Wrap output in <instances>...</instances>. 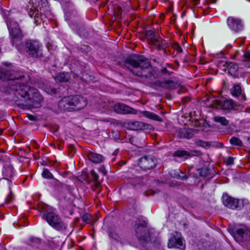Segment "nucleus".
Returning a JSON list of instances; mask_svg holds the SVG:
<instances>
[{
    "label": "nucleus",
    "mask_w": 250,
    "mask_h": 250,
    "mask_svg": "<svg viewBox=\"0 0 250 250\" xmlns=\"http://www.w3.org/2000/svg\"><path fill=\"white\" fill-rule=\"evenodd\" d=\"M124 66L134 75L150 78L153 75L148 60L144 57H129L125 59Z\"/></svg>",
    "instance_id": "obj_2"
},
{
    "label": "nucleus",
    "mask_w": 250,
    "mask_h": 250,
    "mask_svg": "<svg viewBox=\"0 0 250 250\" xmlns=\"http://www.w3.org/2000/svg\"><path fill=\"white\" fill-rule=\"evenodd\" d=\"M90 174L94 182H99L98 181L99 175L94 170H91Z\"/></svg>",
    "instance_id": "obj_36"
},
{
    "label": "nucleus",
    "mask_w": 250,
    "mask_h": 250,
    "mask_svg": "<svg viewBox=\"0 0 250 250\" xmlns=\"http://www.w3.org/2000/svg\"><path fill=\"white\" fill-rule=\"evenodd\" d=\"M162 50L163 51V54L164 56H167L168 55V54H167V48H164Z\"/></svg>",
    "instance_id": "obj_46"
},
{
    "label": "nucleus",
    "mask_w": 250,
    "mask_h": 250,
    "mask_svg": "<svg viewBox=\"0 0 250 250\" xmlns=\"http://www.w3.org/2000/svg\"><path fill=\"white\" fill-rule=\"evenodd\" d=\"M229 142L232 145L241 146L243 145L242 141L237 137H232L229 140Z\"/></svg>",
    "instance_id": "obj_30"
},
{
    "label": "nucleus",
    "mask_w": 250,
    "mask_h": 250,
    "mask_svg": "<svg viewBox=\"0 0 250 250\" xmlns=\"http://www.w3.org/2000/svg\"><path fill=\"white\" fill-rule=\"evenodd\" d=\"M87 157L90 161L94 163H100L104 159V157L102 155L92 152H89L87 154Z\"/></svg>",
    "instance_id": "obj_23"
},
{
    "label": "nucleus",
    "mask_w": 250,
    "mask_h": 250,
    "mask_svg": "<svg viewBox=\"0 0 250 250\" xmlns=\"http://www.w3.org/2000/svg\"><path fill=\"white\" fill-rule=\"evenodd\" d=\"M199 2V0H194V5H198Z\"/></svg>",
    "instance_id": "obj_48"
},
{
    "label": "nucleus",
    "mask_w": 250,
    "mask_h": 250,
    "mask_svg": "<svg viewBox=\"0 0 250 250\" xmlns=\"http://www.w3.org/2000/svg\"><path fill=\"white\" fill-rule=\"evenodd\" d=\"M109 235L110 237L116 240H119L120 239L119 235L114 231H110L109 233Z\"/></svg>",
    "instance_id": "obj_37"
},
{
    "label": "nucleus",
    "mask_w": 250,
    "mask_h": 250,
    "mask_svg": "<svg viewBox=\"0 0 250 250\" xmlns=\"http://www.w3.org/2000/svg\"><path fill=\"white\" fill-rule=\"evenodd\" d=\"M231 94L235 97H240L241 100L245 101L246 97L243 93L241 87L239 84H234L232 87L230 89Z\"/></svg>",
    "instance_id": "obj_20"
},
{
    "label": "nucleus",
    "mask_w": 250,
    "mask_h": 250,
    "mask_svg": "<svg viewBox=\"0 0 250 250\" xmlns=\"http://www.w3.org/2000/svg\"><path fill=\"white\" fill-rule=\"evenodd\" d=\"M25 9L28 15L31 18H34V22L36 25L41 24L42 21L41 16L43 14L42 7H40L39 9H37V6L34 5L33 2L30 1Z\"/></svg>",
    "instance_id": "obj_9"
},
{
    "label": "nucleus",
    "mask_w": 250,
    "mask_h": 250,
    "mask_svg": "<svg viewBox=\"0 0 250 250\" xmlns=\"http://www.w3.org/2000/svg\"><path fill=\"white\" fill-rule=\"evenodd\" d=\"M156 47L158 51H160L165 48H167L168 46V43L161 38L159 40V42H157L156 44H154Z\"/></svg>",
    "instance_id": "obj_24"
},
{
    "label": "nucleus",
    "mask_w": 250,
    "mask_h": 250,
    "mask_svg": "<svg viewBox=\"0 0 250 250\" xmlns=\"http://www.w3.org/2000/svg\"><path fill=\"white\" fill-rule=\"evenodd\" d=\"M69 78V75L64 72L58 74L55 77L56 80L60 82H68Z\"/></svg>",
    "instance_id": "obj_25"
},
{
    "label": "nucleus",
    "mask_w": 250,
    "mask_h": 250,
    "mask_svg": "<svg viewBox=\"0 0 250 250\" xmlns=\"http://www.w3.org/2000/svg\"><path fill=\"white\" fill-rule=\"evenodd\" d=\"M234 158L232 157H228L226 160V164L227 166H230L233 164Z\"/></svg>",
    "instance_id": "obj_41"
},
{
    "label": "nucleus",
    "mask_w": 250,
    "mask_h": 250,
    "mask_svg": "<svg viewBox=\"0 0 250 250\" xmlns=\"http://www.w3.org/2000/svg\"><path fill=\"white\" fill-rule=\"evenodd\" d=\"M128 128L133 130H146L150 128V125L140 121H131L127 123Z\"/></svg>",
    "instance_id": "obj_14"
},
{
    "label": "nucleus",
    "mask_w": 250,
    "mask_h": 250,
    "mask_svg": "<svg viewBox=\"0 0 250 250\" xmlns=\"http://www.w3.org/2000/svg\"><path fill=\"white\" fill-rule=\"evenodd\" d=\"M11 190V189L10 188ZM14 200V195L12 193V191L10 190V194L8 195L7 198L5 199V203L6 204H9L12 203Z\"/></svg>",
    "instance_id": "obj_38"
},
{
    "label": "nucleus",
    "mask_w": 250,
    "mask_h": 250,
    "mask_svg": "<svg viewBox=\"0 0 250 250\" xmlns=\"http://www.w3.org/2000/svg\"><path fill=\"white\" fill-rule=\"evenodd\" d=\"M145 37L148 43L153 45L156 44L157 42H159V40L161 38V37L157 34L156 32L153 30L146 31L145 32Z\"/></svg>",
    "instance_id": "obj_16"
},
{
    "label": "nucleus",
    "mask_w": 250,
    "mask_h": 250,
    "mask_svg": "<svg viewBox=\"0 0 250 250\" xmlns=\"http://www.w3.org/2000/svg\"><path fill=\"white\" fill-rule=\"evenodd\" d=\"M50 93L51 94H56L57 93V89L55 88H52L50 89Z\"/></svg>",
    "instance_id": "obj_45"
},
{
    "label": "nucleus",
    "mask_w": 250,
    "mask_h": 250,
    "mask_svg": "<svg viewBox=\"0 0 250 250\" xmlns=\"http://www.w3.org/2000/svg\"><path fill=\"white\" fill-rule=\"evenodd\" d=\"M35 240L37 243H40V240L39 239H35Z\"/></svg>",
    "instance_id": "obj_49"
},
{
    "label": "nucleus",
    "mask_w": 250,
    "mask_h": 250,
    "mask_svg": "<svg viewBox=\"0 0 250 250\" xmlns=\"http://www.w3.org/2000/svg\"><path fill=\"white\" fill-rule=\"evenodd\" d=\"M42 176L45 179H52L54 178L52 174L46 168H44L42 173Z\"/></svg>",
    "instance_id": "obj_31"
},
{
    "label": "nucleus",
    "mask_w": 250,
    "mask_h": 250,
    "mask_svg": "<svg viewBox=\"0 0 250 250\" xmlns=\"http://www.w3.org/2000/svg\"><path fill=\"white\" fill-rule=\"evenodd\" d=\"M92 216L90 214L85 213L82 216V220L86 223L90 224L92 222Z\"/></svg>",
    "instance_id": "obj_33"
},
{
    "label": "nucleus",
    "mask_w": 250,
    "mask_h": 250,
    "mask_svg": "<svg viewBox=\"0 0 250 250\" xmlns=\"http://www.w3.org/2000/svg\"><path fill=\"white\" fill-rule=\"evenodd\" d=\"M9 30L10 41L13 46L20 49L22 44L23 35L18 23L14 20H9L7 21Z\"/></svg>",
    "instance_id": "obj_4"
},
{
    "label": "nucleus",
    "mask_w": 250,
    "mask_h": 250,
    "mask_svg": "<svg viewBox=\"0 0 250 250\" xmlns=\"http://www.w3.org/2000/svg\"><path fill=\"white\" fill-rule=\"evenodd\" d=\"M13 167L11 166H8L4 167L2 171L3 175L5 179L11 178L13 176Z\"/></svg>",
    "instance_id": "obj_26"
},
{
    "label": "nucleus",
    "mask_w": 250,
    "mask_h": 250,
    "mask_svg": "<svg viewBox=\"0 0 250 250\" xmlns=\"http://www.w3.org/2000/svg\"><path fill=\"white\" fill-rule=\"evenodd\" d=\"M25 50L32 58H39L44 56L42 44L35 40L29 39L25 41Z\"/></svg>",
    "instance_id": "obj_7"
},
{
    "label": "nucleus",
    "mask_w": 250,
    "mask_h": 250,
    "mask_svg": "<svg viewBox=\"0 0 250 250\" xmlns=\"http://www.w3.org/2000/svg\"><path fill=\"white\" fill-rule=\"evenodd\" d=\"M195 152L197 154V155H199V154H201L200 151H195Z\"/></svg>",
    "instance_id": "obj_50"
},
{
    "label": "nucleus",
    "mask_w": 250,
    "mask_h": 250,
    "mask_svg": "<svg viewBox=\"0 0 250 250\" xmlns=\"http://www.w3.org/2000/svg\"><path fill=\"white\" fill-rule=\"evenodd\" d=\"M198 133V130L192 128H181L178 130V136L180 138L190 139Z\"/></svg>",
    "instance_id": "obj_15"
},
{
    "label": "nucleus",
    "mask_w": 250,
    "mask_h": 250,
    "mask_svg": "<svg viewBox=\"0 0 250 250\" xmlns=\"http://www.w3.org/2000/svg\"><path fill=\"white\" fill-rule=\"evenodd\" d=\"M227 23L229 29L235 32H238L242 29L243 25L239 19L229 17L227 20Z\"/></svg>",
    "instance_id": "obj_12"
},
{
    "label": "nucleus",
    "mask_w": 250,
    "mask_h": 250,
    "mask_svg": "<svg viewBox=\"0 0 250 250\" xmlns=\"http://www.w3.org/2000/svg\"><path fill=\"white\" fill-rule=\"evenodd\" d=\"M243 60H250V50H248L244 53Z\"/></svg>",
    "instance_id": "obj_42"
},
{
    "label": "nucleus",
    "mask_w": 250,
    "mask_h": 250,
    "mask_svg": "<svg viewBox=\"0 0 250 250\" xmlns=\"http://www.w3.org/2000/svg\"><path fill=\"white\" fill-rule=\"evenodd\" d=\"M248 141H249V143H250V138H248Z\"/></svg>",
    "instance_id": "obj_51"
},
{
    "label": "nucleus",
    "mask_w": 250,
    "mask_h": 250,
    "mask_svg": "<svg viewBox=\"0 0 250 250\" xmlns=\"http://www.w3.org/2000/svg\"><path fill=\"white\" fill-rule=\"evenodd\" d=\"M130 183L133 186H136L137 184H138L139 183V179L138 178H134L133 179H132L130 181Z\"/></svg>",
    "instance_id": "obj_43"
},
{
    "label": "nucleus",
    "mask_w": 250,
    "mask_h": 250,
    "mask_svg": "<svg viewBox=\"0 0 250 250\" xmlns=\"http://www.w3.org/2000/svg\"><path fill=\"white\" fill-rule=\"evenodd\" d=\"M23 74H17L10 78L9 82V93L13 95V100L19 107L24 109L28 100L30 99V89L33 88L24 83L27 82V78Z\"/></svg>",
    "instance_id": "obj_1"
},
{
    "label": "nucleus",
    "mask_w": 250,
    "mask_h": 250,
    "mask_svg": "<svg viewBox=\"0 0 250 250\" xmlns=\"http://www.w3.org/2000/svg\"><path fill=\"white\" fill-rule=\"evenodd\" d=\"M43 100V97L39 93L38 90L33 87L30 89V99L28 100L27 102V106H25L24 109L38 108L41 106V103Z\"/></svg>",
    "instance_id": "obj_8"
},
{
    "label": "nucleus",
    "mask_w": 250,
    "mask_h": 250,
    "mask_svg": "<svg viewBox=\"0 0 250 250\" xmlns=\"http://www.w3.org/2000/svg\"><path fill=\"white\" fill-rule=\"evenodd\" d=\"M223 201L225 206L230 208L235 209L238 208V200L233 198L228 195H223Z\"/></svg>",
    "instance_id": "obj_17"
},
{
    "label": "nucleus",
    "mask_w": 250,
    "mask_h": 250,
    "mask_svg": "<svg viewBox=\"0 0 250 250\" xmlns=\"http://www.w3.org/2000/svg\"><path fill=\"white\" fill-rule=\"evenodd\" d=\"M214 121L224 126L227 125L229 124V121L225 117L215 116L214 117Z\"/></svg>",
    "instance_id": "obj_28"
},
{
    "label": "nucleus",
    "mask_w": 250,
    "mask_h": 250,
    "mask_svg": "<svg viewBox=\"0 0 250 250\" xmlns=\"http://www.w3.org/2000/svg\"><path fill=\"white\" fill-rule=\"evenodd\" d=\"M171 45L173 49L176 51L178 53H181L183 52V49L181 46L178 43H172Z\"/></svg>",
    "instance_id": "obj_34"
},
{
    "label": "nucleus",
    "mask_w": 250,
    "mask_h": 250,
    "mask_svg": "<svg viewBox=\"0 0 250 250\" xmlns=\"http://www.w3.org/2000/svg\"><path fill=\"white\" fill-rule=\"evenodd\" d=\"M177 237L173 236L170 239H169L167 246L169 248H177L181 249L183 246V241L181 237L178 236L180 234L176 232Z\"/></svg>",
    "instance_id": "obj_19"
},
{
    "label": "nucleus",
    "mask_w": 250,
    "mask_h": 250,
    "mask_svg": "<svg viewBox=\"0 0 250 250\" xmlns=\"http://www.w3.org/2000/svg\"><path fill=\"white\" fill-rule=\"evenodd\" d=\"M114 110L117 113L120 114H136L135 109L124 104L118 103L114 105Z\"/></svg>",
    "instance_id": "obj_13"
},
{
    "label": "nucleus",
    "mask_w": 250,
    "mask_h": 250,
    "mask_svg": "<svg viewBox=\"0 0 250 250\" xmlns=\"http://www.w3.org/2000/svg\"><path fill=\"white\" fill-rule=\"evenodd\" d=\"M179 86L178 84L173 80L164 79L163 80H157L151 84V87L155 89L161 88L164 89L173 90Z\"/></svg>",
    "instance_id": "obj_10"
},
{
    "label": "nucleus",
    "mask_w": 250,
    "mask_h": 250,
    "mask_svg": "<svg viewBox=\"0 0 250 250\" xmlns=\"http://www.w3.org/2000/svg\"><path fill=\"white\" fill-rule=\"evenodd\" d=\"M243 65L248 68H250V60H243Z\"/></svg>",
    "instance_id": "obj_44"
},
{
    "label": "nucleus",
    "mask_w": 250,
    "mask_h": 250,
    "mask_svg": "<svg viewBox=\"0 0 250 250\" xmlns=\"http://www.w3.org/2000/svg\"><path fill=\"white\" fill-rule=\"evenodd\" d=\"M147 222L142 217L135 221L134 230L138 239L141 241H147L151 235V229L147 226Z\"/></svg>",
    "instance_id": "obj_5"
},
{
    "label": "nucleus",
    "mask_w": 250,
    "mask_h": 250,
    "mask_svg": "<svg viewBox=\"0 0 250 250\" xmlns=\"http://www.w3.org/2000/svg\"><path fill=\"white\" fill-rule=\"evenodd\" d=\"M156 163L157 160L153 156L146 155L140 159L139 165L142 169L149 170L155 167Z\"/></svg>",
    "instance_id": "obj_11"
},
{
    "label": "nucleus",
    "mask_w": 250,
    "mask_h": 250,
    "mask_svg": "<svg viewBox=\"0 0 250 250\" xmlns=\"http://www.w3.org/2000/svg\"><path fill=\"white\" fill-rule=\"evenodd\" d=\"M42 217L50 226L58 231H63L67 229V224L54 211L44 213L42 214Z\"/></svg>",
    "instance_id": "obj_6"
},
{
    "label": "nucleus",
    "mask_w": 250,
    "mask_h": 250,
    "mask_svg": "<svg viewBox=\"0 0 250 250\" xmlns=\"http://www.w3.org/2000/svg\"><path fill=\"white\" fill-rule=\"evenodd\" d=\"M144 115L149 119L155 121H157L159 122H162L163 121L162 119L160 118L159 116H158L157 115L154 113L150 112L149 111H145L144 112Z\"/></svg>",
    "instance_id": "obj_27"
},
{
    "label": "nucleus",
    "mask_w": 250,
    "mask_h": 250,
    "mask_svg": "<svg viewBox=\"0 0 250 250\" xmlns=\"http://www.w3.org/2000/svg\"><path fill=\"white\" fill-rule=\"evenodd\" d=\"M92 190L96 191V193L98 194L101 191V183L100 182H94V184L91 186Z\"/></svg>",
    "instance_id": "obj_32"
},
{
    "label": "nucleus",
    "mask_w": 250,
    "mask_h": 250,
    "mask_svg": "<svg viewBox=\"0 0 250 250\" xmlns=\"http://www.w3.org/2000/svg\"><path fill=\"white\" fill-rule=\"evenodd\" d=\"M161 73L163 75H167V76H170L172 75L173 73L172 71H170L167 69V68L164 67L161 69Z\"/></svg>",
    "instance_id": "obj_40"
},
{
    "label": "nucleus",
    "mask_w": 250,
    "mask_h": 250,
    "mask_svg": "<svg viewBox=\"0 0 250 250\" xmlns=\"http://www.w3.org/2000/svg\"><path fill=\"white\" fill-rule=\"evenodd\" d=\"M238 236L243 241L250 240V230L246 229H238L236 230Z\"/></svg>",
    "instance_id": "obj_22"
},
{
    "label": "nucleus",
    "mask_w": 250,
    "mask_h": 250,
    "mask_svg": "<svg viewBox=\"0 0 250 250\" xmlns=\"http://www.w3.org/2000/svg\"><path fill=\"white\" fill-rule=\"evenodd\" d=\"M226 65L228 68L229 74L234 78L237 77L239 69L238 64L233 62H227Z\"/></svg>",
    "instance_id": "obj_21"
},
{
    "label": "nucleus",
    "mask_w": 250,
    "mask_h": 250,
    "mask_svg": "<svg viewBox=\"0 0 250 250\" xmlns=\"http://www.w3.org/2000/svg\"><path fill=\"white\" fill-rule=\"evenodd\" d=\"M28 118H29L30 120H31V121H33V120H35V117L34 116L32 115H28Z\"/></svg>",
    "instance_id": "obj_47"
},
{
    "label": "nucleus",
    "mask_w": 250,
    "mask_h": 250,
    "mask_svg": "<svg viewBox=\"0 0 250 250\" xmlns=\"http://www.w3.org/2000/svg\"><path fill=\"white\" fill-rule=\"evenodd\" d=\"M199 174L201 176L205 177L208 174V170L207 168H202L198 169Z\"/></svg>",
    "instance_id": "obj_39"
},
{
    "label": "nucleus",
    "mask_w": 250,
    "mask_h": 250,
    "mask_svg": "<svg viewBox=\"0 0 250 250\" xmlns=\"http://www.w3.org/2000/svg\"><path fill=\"white\" fill-rule=\"evenodd\" d=\"M87 104V99L80 95L68 96L62 98L58 103L61 110L74 111L84 108Z\"/></svg>",
    "instance_id": "obj_3"
},
{
    "label": "nucleus",
    "mask_w": 250,
    "mask_h": 250,
    "mask_svg": "<svg viewBox=\"0 0 250 250\" xmlns=\"http://www.w3.org/2000/svg\"><path fill=\"white\" fill-rule=\"evenodd\" d=\"M218 105L223 110H232L235 109L237 105L236 102L231 99L217 102Z\"/></svg>",
    "instance_id": "obj_18"
},
{
    "label": "nucleus",
    "mask_w": 250,
    "mask_h": 250,
    "mask_svg": "<svg viewBox=\"0 0 250 250\" xmlns=\"http://www.w3.org/2000/svg\"><path fill=\"white\" fill-rule=\"evenodd\" d=\"M173 156L181 157H191L192 155L187 151L179 150L174 152Z\"/></svg>",
    "instance_id": "obj_29"
},
{
    "label": "nucleus",
    "mask_w": 250,
    "mask_h": 250,
    "mask_svg": "<svg viewBox=\"0 0 250 250\" xmlns=\"http://www.w3.org/2000/svg\"><path fill=\"white\" fill-rule=\"evenodd\" d=\"M197 144L203 147H209L211 145V143L200 140L197 142Z\"/></svg>",
    "instance_id": "obj_35"
}]
</instances>
